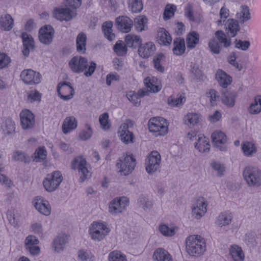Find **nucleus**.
<instances>
[{"label": "nucleus", "instance_id": "63", "mask_svg": "<svg viewBox=\"0 0 261 261\" xmlns=\"http://www.w3.org/2000/svg\"><path fill=\"white\" fill-rule=\"evenodd\" d=\"M109 115L107 113H104L99 116V121L103 129L106 130L110 127L108 122Z\"/></svg>", "mask_w": 261, "mask_h": 261}, {"label": "nucleus", "instance_id": "48", "mask_svg": "<svg viewBox=\"0 0 261 261\" xmlns=\"http://www.w3.org/2000/svg\"><path fill=\"white\" fill-rule=\"evenodd\" d=\"M126 256L120 251L115 250L109 254V261H126Z\"/></svg>", "mask_w": 261, "mask_h": 261}, {"label": "nucleus", "instance_id": "57", "mask_svg": "<svg viewBox=\"0 0 261 261\" xmlns=\"http://www.w3.org/2000/svg\"><path fill=\"white\" fill-rule=\"evenodd\" d=\"M7 219L10 223L14 227L18 225L19 219L18 216H15L14 210H9L7 213Z\"/></svg>", "mask_w": 261, "mask_h": 261}, {"label": "nucleus", "instance_id": "12", "mask_svg": "<svg viewBox=\"0 0 261 261\" xmlns=\"http://www.w3.org/2000/svg\"><path fill=\"white\" fill-rule=\"evenodd\" d=\"M128 203L129 199L126 197L116 198L111 202L109 211L112 215L121 213L126 209Z\"/></svg>", "mask_w": 261, "mask_h": 261}, {"label": "nucleus", "instance_id": "42", "mask_svg": "<svg viewBox=\"0 0 261 261\" xmlns=\"http://www.w3.org/2000/svg\"><path fill=\"white\" fill-rule=\"evenodd\" d=\"M112 27L113 22L111 21H106L103 23L102 25L105 36L110 41H112L115 37V34L112 32Z\"/></svg>", "mask_w": 261, "mask_h": 261}, {"label": "nucleus", "instance_id": "14", "mask_svg": "<svg viewBox=\"0 0 261 261\" xmlns=\"http://www.w3.org/2000/svg\"><path fill=\"white\" fill-rule=\"evenodd\" d=\"M20 78L26 84L34 85L40 83L41 75L32 69H25L21 72Z\"/></svg>", "mask_w": 261, "mask_h": 261}, {"label": "nucleus", "instance_id": "15", "mask_svg": "<svg viewBox=\"0 0 261 261\" xmlns=\"http://www.w3.org/2000/svg\"><path fill=\"white\" fill-rule=\"evenodd\" d=\"M55 31L50 25H46L40 29L39 39L44 44L48 45L53 41Z\"/></svg>", "mask_w": 261, "mask_h": 261}, {"label": "nucleus", "instance_id": "60", "mask_svg": "<svg viewBox=\"0 0 261 261\" xmlns=\"http://www.w3.org/2000/svg\"><path fill=\"white\" fill-rule=\"evenodd\" d=\"M184 99L181 96L176 98L170 96L168 98V103L171 107H178L183 104Z\"/></svg>", "mask_w": 261, "mask_h": 261}, {"label": "nucleus", "instance_id": "10", "mask_svg": "<svg viewBox=\"0 0 261 261\" xmlns=\"http://www.w3.org/2000/svg\"><path fill=\"white\" fill-rule=\"evenodd\" d=\"M134 125L133 122L130 120H127L120 127L118 134L121 140L125 144L133 143L135 138L133 133L128 130L129 127H132Z\"/></svg>", "mask_w": 261, "mask_h": 261}, {"label": "nucleus", "instance_id": "24", "mask_svg": "<svg viewBox=\"0 0 261 261\" xmlns=\"http://www.w3.org/2000/svg\"><path fill=\"white\" fill-rule=\"evenodd\" d=\"M195 147L200 152L206 153L210 151V144L208 138L203 135H199Z\"/></svg>", "mask_w": 261, "mask_h": 261}, {"label": "nucleus", "instance_id": "61", "mask_svg": "<svg viewBox=\"0 0 261 261\" xmlns=\"http://www.w3.org/2000/svg\"><path fill=\"white\" fill-rule=\"evenodd\" d=\"M240 21L243 23L250 19V13L249 12V8L247 6H244L242 7V10L240 13Z\"/></svg>", "mask_w": 261, "mask_h": 261}, {"label": "nucleus", "instance_id": "13", "mask_svg": "<svg viewBox=\"0 0 261 261\" xmlns=\"http://www.w3.org/2000/svg\"><path fill=\"white\" fill-rule=\"evenodd\" d=\"M57 92L60 98L64 100L71 99L74 93V89L71 83L67 82H61L58 84Z\"/></svg>", "mask_w": 261, "mask_h": 261}, {"label": "nucleus", "instance_id": "1", "mask_svg": "<svg viewBox=\"0 0 261 261\" xmlns=\"http://www.w3.org/2000/svg\"><path fill=\"white\" fill-rule=\"evenodd\" d=\"M70 69L75 73H80L84 72L87 77L91 76L95 70L96 64L91 62L88 66V60L82 56H75L69 62Z\"/></svg>", "mask_w": 261, "mask_h": 261}, {"label": "nucleus", "instance_id": "52", "mask_svg": "<svg viewBox=\"0 0 261 261\" xmlns=\"http://www.w3.org/2000/svg\"><path fill=\"white\" fill-rule=\"evenodd\" d=\"M138 203L139 206L142 207L144 210L150 209L152 206V201L143 195H141L139 197Z\"/></svg>", "mask_w": 261, "mask_h": 261}, {"label": "nucleus", "instance_id": "50", "mask_svg": "<svg viewBox=\"0 0 261 261\" xmlns=\"http://www.w3.org/2000/svg\"><path fill=\"white\" fill-rule=\"evenodd\" d=\"M46 150L44 147L38 148L34 153V161L36 162L43 161L46 158Z\"/></svg>", "mask_w": 261, "mask_h": 261}, {"label": "nucleus", "instance_id": "36", "mask_svg": "<svg viewBox=\"0 0 261 261\" xmlns=\"http://www.w3.org/2000/svg\"><path fill=\"white\" fill-rule=\"evenodd\" d=\"M153 258L156 261H172L171 255L163 248H158L154 251Z\"/></svg>", "mask_w": 261, "mask_h": 261}, {"label": "nucleus", "instance_id": "27", "mask_svg": "<svg viewBox=\"0 0 261 261\" xmlns=\"http://www.w3.org/2000/svg\"><path fill=\"white\" fill-rule=\"evenodd\" d=\"M225 25L227 33L230 37H235L240 30L238 21L233 19H228Z\"/></svg>", "mask_w": 261, "mask_h": 261}, {"label": "nucleus", "instance_id": "62", "mask_svg": "<svg viewBox=\"0 0 261 261\" xmlns=\"http://www.w3.org/2000/svg\"><path fill=\"white\" fill-rule=\"evenodd\" d=\"M234 43L236 48L242 50H247L250 46V43L249 41H242L241 40L236 39Z\"/></svg>", "mask_w": 261, "mask_h": 261}, {"label": "nucleus", "instance_id": "37", "mask_svg": "<svg viewBox=\"0 0 261 261\" xmlns=\"http://www.w3.org/2000/svg\"><path fill=\"white\" fill-rule=\"evenodd\" d=\"M126 45L129 47H139L141 44L142 40L140 36L132 34H128L125 38Z\"/></svg>", "mask_w": 261, "mask_h": 261}, {"label": "nucleus", "instance_id": "53", "mask_svg": "<svg viewBox=\"0 0 261 261\" xmlns=\"http://www.w3.org/2000/svg\"><path fill=\"white\" fill-rule=\"evenodd\" d=\"M39 243L38 239L33 235H29L25 239V247L27 249L35 246Z\"/></svg>", "mask_w": 261, "mask_h": 261}, {"label": "nucleus", "instance_id": "40", "mask_svg": "<svg viewBox=\"0 0 261 261\" xmlns=\"http://www.w3.org/2000/svg\"><path fill=\"white\" fill-rule=\"evenodd\" d=\"M230 254L234 261H243L244 254L242 248L238 245H232L229 249Z\"/></svg>", "mask_w": 261, "mask_h": 261}, {"label": "nucleus", "instance_id": "47", "mask_svg": "<svg viewBox=\"0 0 261 261\" xmlns=\"http://www.w3.org/2000/svg\"><path fill=\"white\" fill-rule=\"evenodd\" d=\"M12 158L16 161H20L25 163H29L31 161L29 156L21 151H15L13 153Z\"/></svg>", "mask_w": 261, "mask_h": 261}, {"label": "nucleus", "instance_id": "22", "mask_svg": "<svg viewBox=\"0 0 261 261\" xmlns=\"http://www.w3.org/2000/svg\"><path fill=\"white\" fill-rule=\"evenodd\" d=\"M155 51V45L151 42L140 45L138 48V54L143 58H147L152 55Z\"/></svg>", "mask_w": 261, "mask_h": 261}, {"label": "nucleus", "instance_id": "31", "mask_svg": "<svg viewBox=\"0 0 261 261\" xmlns=\"http://www.w3.org/2000/svg\"><path fill=\"white\" fill-rule=\"evenodd\" d=\"M3 133L7 136H12L15 133V124L10 119H6L1 125Z\"/></svg>", "mask_w": 261, "mask_h": 261}, {"label": "nucleus", "instance_id": "33", "mask_svg": "<svg viewBox=\"0 0 261 261\" xmlns=\"http://www.w3.org/2000/svg\"><path fill=\"white\" fill-rule=\"evenodd\" d=\"M232 219L231 213L227 212L221 213L217 218L216 224L221 227L228 225L231 223Z\"/></svg>", "mask_w": 261, "mask_h": 261}, {"label": "nucleus", "instance_id": "38", "mask_svg": "<svg viewBox=\"0 0 261 261\" xmlns=\"http://www.w3.org/2000/svg\"><path fill=\"white\" fill-rule=\"evenodd\" d=\"M165 59V56L162 53L156 54L153 57V64L154 69L158 72L164 73L165 68L163 66V63Z\"/></svg>", "mask_w": 261, "mask_h": 261}, {"label": "nucleus", "instance_id": "23", "mask_svg": "<svg viewBox=\"0 0 261 261\" xmlns=\"http://www.w3.org/2000/svg\"><path fill=\"white\" fill-rule=\"evenodd\" d=\"M35 208L41 214L49 216L51 213V206L49 202L43 198L37 199L34 203Z\"/></svg>", "mask_w": 261, "mask_h": 261}, {"label": "nucleus", "instance_id": "25", "mask_svg": "<svg viewBox=\"0 0 261 261\" xmlns=\"http://www.w3.org/2000/svg\"><path fill=\"white\" fill-rule=\"evenodd\" d=\"M172 51L177 56L182 55L186 50L185 41L184 38L177 37L173 40Z\"/></svg>", "mask_w": 261, "mask_h": 261}, {"label": "nucleus", "instance_id": "41", "mask_svg": "<svg viewBox=\"0 0 261 261\" xmlns=\"http://www.w3.org/2000/svg\"><path fill=\"white\" fill-rule=\"evenodd\" d=\"M87 36L84 33L78 34L76 39L77 51L79 53H84L86 50Z\"/></svg>", "mask_w": 261, "mask_h": 261}, {"label": "nucleus", "instance_id": "4", "mask_svg": "<svg viewBox=\"0 0 261 261\" xmlns=\"http://www.w3.org/2000/svg\"><path fill=\"white\" fill-rule=\"evenodd\" d=\"M222 44L225 47H229L231 44V40L227 38L223 31L218 30L215 32V37L209 41L208 47L213 53L219 54Z\"/></svg>", "mask_w": 261, "mask_h": 261}, {"label": "nucleus", "instance_id": "45", "mask_svg": "<svg viewBox=\"0 0 261 261\" xmlns=\"http://www.w3.org/2000/svg\"><path fill=\"white\" fill-rule=\"evenodd\" d=\"M55 249L57 252L63 250L64 246L67 242V236L65 234L58 236L54 240Z\"/></svg>", "mask_w": 261, "mask_h": 261}, {"label": "nucleus", "instance_id": "6", "mask_svg": "<svg viewBox=\"0 0 261 261\" xmlns=\"http://www.w3.org/2000/svg\"><path fill=\"white\" fill-rule=\"evenodd\" d=\"M168 126L167 121L162 117L152 118L148 122L149 130L155 136L165 135L168 132Z\"/></svg>", "mask_w": 261, "mask_h": 261}, {"label": "nucleus", "instance_id": "16", "mask_svg": "<svg viewBox=\"0 0 261 261\" xmlns=\"http://www.w3.org/2000/svg\"><path fill=\"white\" fill-rule=\"evenodd\" d=\"M115 25L119 31L126 33L130 31L133 21L127 16H120L116 18Z\"/></svg>", "mask_w": 261, "mask_h": 261}, {"label": "nucleus", "instance_id": "54", "mask_svg": "<svg viewBox=\"0 0 261 261\" xmlns=\"http://www.w3.org/2000/svg\"><path fill=\"white\" fill-rule=\"evenodd\" d=\"M159 230L161 233L165 236H173L175 234V229L174 228L169 227L165 224H162L159 227Z\"/></svg>", "mask_w": 261, "mask_h": 261}, {"label": "nucleus", "instance_id": "51", "mask_svg": "<svg viewBox=\"0 0 261 261\" xmlns=\"http://www.w3.org/2000/svg\"><path fill=\"white\" fill-rule=\"evenodd\" d=\"M114 51L120 56L125 55L127 53V48L122 41H118L113 47Z\"/></svg>", "mask_w": 261, "mask_h": 261}, {"label": "nucleus", "instance_id": "44", "mask_svg": "<svg viewBox=\"0 0 261 261\" xmlns=\"http://www.w3.org/2000/svg\"><path fill=\"white\" fill-rule=\"evenodd\" d=\"M147 18L144 16H140L134 20V25L138 31L142 32L147 29Z\"/></svg>", "mask_w": 261, "mask_h": 261}, {"label": "nucleus", "instance_id": "11", "mask_svg": "<svg viewBox=\"0 0 261 261\" xmlns=\"http://www.w3.org/2000/svg\"><path fill=\"white\" fill-rule=\"evenodd\" d=\"M86 159L80 156L75 158L72 163V168L74 170L78 169L80 179L82 182L90 176V173L86 167Z\"/></svg>", "mask_w": 261, "mask_h": 261}, {"label": "nucleus", "instance_id": "64", "mask_svg": "<svg viewBox=\"0 0 261 261\" xmlns=\"http://www.w3.org/2000/svg\"><path fill=\"white\" fill-rule=\"evenodd\" d=\"M213 169L217 172V175L221 176L224 175L225 172L224 166L219 162H214L211 164Z\"/></svg>", "mask_w": 261, "mask_h": 261}, {"label": "nucleus", "instance_id": "3", "mask_svg": "<svg viewBox=\"0 0 261 261\" xmlns=\"http://www.w3.org/2000/svg\"><path fill=\"white\" fill-rule=\"evenodd\" d=\"M243 176L248 187L256 188L261 186V170L258 168L251 166L246 167Z\"/></svg>", "mask_w": 261, "mask_h": 261}, {"label": "nucleus", "instance_id": "28", "mask_svg": "<svg viewBox=\"0 0 261 261\" xmlns=\"http://www.w3.org/2000/svg\"><path fill=\"white\" fill-rule=\"evenodd\" d=\"M77 125V122L73 116L66 117L62 124V130L64 134H67L75 129Z\"/></svg>", "mask_w": 261, "mask_h": 261}, {"label": "nucleus", "instance_id": "5", "mask_svg": "<svg viewBox=\"0 0 261 261\" xmlns=\"http://www.w3.org/2000/svg\"><path fill=\"white\" fill-rule=\"evenodd\" d=\"M110 231L106 224L103 222H93L89 228V233L91 239L95 241L103 240Z\"/></svg>", "mask_w": 261, "mask_h": 261}, {"label": "nucleus", "instance_id": "35", "mask_svg": "<svg viewBox=\"0 0 261 261\" xmlns=\"http://www.w3.org/2000/svg\"><path fill=\"white\" fill-rule=\"evenodd\" d=\"M158 41L161 44L168 45L172 42V37L164 28H160L158 32Z\"/></svg>", "mask_w": 261, "mask_h": 261}, {"label": "nucleus", "instance_id": "29", "mask_svg": "<svg viewBox=\"0 0 261 261\" xmlns=\"http://www.w3.org/2000/svg\"><path fill=\"white\" fill-rule=\"evenodd\" d=\"M237 96V94L236 92H229L225 90V91L222 92V101L226 106L229 107H232L234 106L235 99Z\"/></svg>", "mask_w": 261, "mask_h": 261}, {"label": "nucleus", "instance_id": "20", "mask_svg": "<svg viewBox=\"0 0 261 261\" xmlns=\"http://www.w3.org/2000/svg\"><path fill=\"white\" fill-rule=\"evenodd\" d=\"M22 40L23 48L22 54L25 57L29 56L31 49L34 48V41L32 37L25 32H23L21 35Z\"/></svg>", "mask_w": 261, "mask_h": 261}, {"label": "nucleus", "instance_id": "46", "mask_svg": "<svg viewBox=\"0 0 261 261\" xmlns=\"http://www.w3.org/2000/svg\"><path fill=\"white\" fill-rule=\"evenodd\" d=\"M128 5L133 13L140 12L143 7L142 0H129Z\"/></svg>", "mask_w": 261, "mask_h": 261}, {"label": "nucleus", "instance_id": "19", "mask_svg": "<svg viewBox=\"0 0 261 261\" xmlns=\"http://www.w3.org/2000/svg\"><path fill=\"white\" fill-rule=\"evenodd\" d=\"M144 84L146 86L147 90L146 89H140L138 90L137 95H138V97L140 99L145 95L148 94L149 92H159L161 88L159 85H155L153 84V82L151 81V79L149 77H147L144 80Z\"/></svg>", "mask_w": 261, "mask_h": 261}, {"label": "nucleus", "instance_id": "56", "mask_svg": "<svg viewBox=\"0 0 261 261\" xmlns=\"http://www.w3.org/2000/svg\"><path fill=\"white\" fill-rule=\"evenodd\" d=\"M229 10L224 7L221 8L220 11V19L216 21L218 25H221L225 21L226 19L229 16Z\"/></svg>", "mask_w": 261, "mask_h": 261}, {"label": "nucleus", "instance_id": "49", "mask_svg": "<svg viewBox=\"0 0 261 261\" xmlns=\"http://www.w3.org/2000/svg\"><path fill=\"white\" fill-rule=\"evenodd\" d=\"M242 149L245 155L250 156L256 151L254 144L251 142H245L242 145Z\"/></svg>", "mask_w": 261, "mask_h": 261}, {"label": "nucleus", "instance_id": "7", "mask_svg": "<svg viewBox=\"0 0 261 261\" xmlns=\"http://www.w3.org/2000/svg\"><path fill=\"white\" fill-rule=\"evenodd\" d=\"M136 165V159L131 155H123L117 163L116 166L122 175L126 176L131 173Z\"/></svg>", "mask_w": 261, "mask_h": 261}, {"label": "nucleus", "instance_id": "59", "mask_svg": "<svg viewBox=\"0 0 261 261\" xmlns=\"http://www.w3.org/2000/svg\"><path fill=\"white\" fill-rule=\"evenodd\" d=\"M86 130H82L79 135V137L82 140H86L89 139L93 133L90 125L87 123L85 125Z\"/></svg>", "mask_w": 261, "mask_h": 261}, {"label": "nucleus", "instance_id": "32", "mask_svg": "<svg viewBox=\"0 0 261 261\" xmlns=\"http://www.w3.org/2000/svg\"><path fill=\"white\" fill-rule=\"evenodd\" d=\"M14 20L12 16L8 14L0 17L1 29L5 31H10L13 27Z\"/></svg>", "mask_w": 261, "mask_h": 261}, {"label": "nucleus", "instance_id": "17", "mask_svg": "<svg viewBox=\"0 0 261 261\" xmlns=\"http://www.w3.org/2000/svg\"><path fill=\"white\" fill-rule=\"evenodd\" d=\"M21 125L24 129L32 128L35 124L33 114L29 110H22L20 113Z\"/></svg>", "mask_w": 261, "mask_h": 261}, {"label": "nucleus", "instance_id": "18", "mask_svg": "<svg viewBox=\"0 0 261 261\" xmlns=\"http://www.w3.org/2000/svg\"><path fill=\"white\" fill-rule=\"evenodd\" d=\"M213 142L217 148L221 151L226 150V147L222 145L227 141L226 136L221 131H215L211 136Z\"/></svg>", "mask_w": 261, "mask_h": 261}, {"label": "nucleus", "instance_id": "39", "mask_svg": "<svg viewBox=\"0 0 261 261\" xmlns=\"http://www.w3.org/2000/svg\"><path fill=\"white\" fill-rule=\"evenodd\" d=\"M199 40V34L193 31L189 33L186 38V42L187 48L192 49L195 47L196 44L198 43Z\"/></svg>", "mask_w": 261, "mask_h": 261}, {"label": "nucleus", "instance_id": "55", "mask_svg": "<svg viewBox=\"0 0 261 261\" xmlns=\"http://www.w3.org/2000/svg\"><path fill=\"white\" fill-rule=\"evenodd\" d=\"M237 58L236 53L232 52L228 57L227 61L228 63L235 67V68L239 71H241L243 68V66L236 61Z\"/></svg>", "mask_w": 261, "mask_h": 261}, {"label": "nucleus", "instance_id": "9", "mask_svg": "<svg viewBox=\"0 0 261 261\" xmlns=\"http://www.w3.org/2000/svg\"><path fill=\"white\" fill-rule=\"evenodd\" d=\"M161 157L156 151L150 153L146 162V170L149 174H152L160 168Z\"/></svg>", "mask_w": 261, "mask_h": 261}, {"label": "nucleus", "instance_id": "58", "mask_svg": "<svg viewBox=\"0 0 261 261\" xmlns=\"http://www.w3.org/2000/svg\"><path fill=\"white\" fill-rule=\"evenodd\" d=\"M176 10L175 6L172 5H168L166 6L165 9L164 13V19L165 20H168L173 16L174 12Z\"/></svg>", "mask_w": 261, "mask_h": 261}, {"label": "nucleus", "instance_id": "21", "mask_svg": "<svg viewBox=\"0 0 261 261\" xmlns=\"http://www.w3.org/2000/svg\"><path fill=\"white\" fill-rule=\"evenodd\" d=\"M54 17L60 21H69L73 17V12L70 9L66 8H56L54 11Z\"/></svg>", "mask_w": 261, "mask_h": 261}, {"label": "nucleus", "instance_id": "30", "mask_svg": "<svg viewBox=\"0 0 261 261\" xmlns=\"http://www.w3.org/2000/svg\"><path fill=\"white\" fill-rule=\"evenodd\" d=\"M184 123L190 126L198 124L202 120L201 116L197 113H188L184 118Z\"/></svg>", "mask_w": 261, "mask_h": 261}, {"label": "nucleus", "instance_id": "26", "mask_svg": "<svg viewBox=\"0 0 261 261\" xmlns=\"http://www.w3.org/2000/svg\"><path fill=\"white\" fill-rule=\"evenodd\" d=\"M206 204L204 201L198 200L193 206L192 213L196 219L200 218L206 212Z\"/></svg>", "mask_w": 261, "mask_h": 261}, {"label": "nucleus", "instance_id": "34", "mask_svg": "<svg viewBox=\"0 0 261 261\" xmlns=\"http://www.w3.org/2000/svg\"><path fill=\"white\" fill-rule=\"evenodd\" d=\"M216 77L221 86L226 88L231 82V77L222 70H219L216 74Z\"/></svg>", "mask_w": 261, "mask_h": 261}, {"label": "nucleus", "instance_id": "8", "mask_svg": "<svg viewBox=\"0 0 261 261\" xmlns=\"http://www.w3.org/2000/svg\"><path fill=\"white\" fill-rule=\"evenodd\" d=\"M62 180L63 177L61 172L55 171L46 175L43 181V185L47 192H52L59 187Z\"/></svg>", "mask_w": 261, "mask_h": 261}, {"label": "nucleus", "instance_id": "2", "mask_svg": "<svg viewBox=\"0 0 261 261\" xmlns=\"http://www.w3.org/2000/svg\"><path fill=\"white\" fill-rule=\"evenodd\" d=\"M186 250L191 256H200L205 251V244L200 236H190L186 239Z\"/></svg>", "mask_w": 261, "mask_h": 261}, {"label": "nucleus", "instance_id": "43", "mask_svg": "<svg viewBox=\"0 0 261 261\" xmlns=\"http://www.w3.org/2000/svg\"><path fill=\"white\" fill-rule=\"evenodd\" d=\"M248 111L251 114H257L261 112V95L255 97L254 102L250 105Z\"/></svg>", "mask_w": 261, "mask_h": 261}]
</instances>
